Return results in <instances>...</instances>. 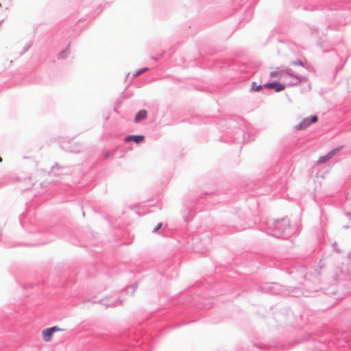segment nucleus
<instances>
[{"instance_id": "obj_3", "label": "nucleus", "mask_w": 351, "mask_h": 351, "mask_svg": "<svg viewBox=\"0 0 351 351\" xmlns=\"http://www.w3.org/2000/svg\"><path fill=\"white\" fill-rule=\"evenodd\" d=\"M264 86L268 89H274L276 92H281L285 89L286 84L279 82H274L267 83L264 85Z\"/></svg>"}, {"instance_id": "obj_11", "label": "nucleus", "mask_w": 351, "mask_h": 351, "mask_svg": "<svg viewBox=\"0 0 351 351\" xmlns=\"http://www.w3.org/2000/svg\"><path fill=\"white\" fill-rule=\"evenodd\" d=\"M293 65H296V66H302L303 64L301 61H294L292 63Z\"/></svg>"}, {"instance_id": "obj_2", "label": "nucleus", "mask_w": 351, "mask_h": 351, "mask_svg": "<svg viewBox=\"0 0 351 351\" xmlns=\"http://www.w3.org/2000/svg\"><path fill=\"white\" fill-rule=\"evenodd\" d=\"M62 330V329L60 328L58 326H53L51 328L44 329L42 331V337L43 339V341L45 342L51 341L54 332H60Z\"/></svg>"}, {"instance_id": "obj_14", "label": "nucleus", "mask_w": 351, "mask_h": 351, "mask_svg": "<svg viewBox=\"0 0 351 351\" xmlns=\"http://www.w3.org/2000/svg\"><path fill=\"white\" fill-rule=\"evenodd\" d=\"M3 159L1 157H0V162H2Z\"/></svg>"}, {"instance_id": "obj_13", "label": "nucleus", "mask_w": 351, "mask_h": 351, "mask_svg": "<svg viewBox=\"0 0 351 351\" xmlns=\"http://www.w3.org/2000/svg\"><path fill=\"white\" fill-rule=\"evenodd\" d=\"M161 226H162V223H158L157 225V226L156 227L154 231L156 232V231L158 230L161 228Z\"/></svg>"}, {"instance_id": "obj_12", "label": "nucleus", "mask_w": 351, "mask_h": 351, "mask_svg": "<svg viewBox=\"0 0 351 351\" xmlns=\"http://www.w3.org/2000/svg\"><path fill=\"white\" fill-rule=\"evenodd\" d=\"M132 140H133L132 136H129L126 137L125 139V141H127V142L130 141Z\"/></svg>"}, {"instance_id": "obj_6", "label": "nucleus", "mask_w": 351, "mask_h": 351, "mask_svg": "<svg viewBox=\"0 0 351 351\" xmlns=\"http://www.w3.org/2000/svg\"><path fill=\"white\" fill-rule=\"evenodd\" d=\"M147 117V111L145 110H141L136 115L134 121L135 122H140L142 120L145 119Z\"/></svg>"}, {"instance_id": "obj_5", "label": "nucleus", "mask_w": 351, "mask_h": 351, "mask_svg": "<svg viewBox=\"0 0 351 351\" xmlns=\"http://www.w3.org/2000/svg\"><path fill=\"white\" fill-rule=\"evenodd\" d=\"M340 148H335L328 153L326 156H324L319 158L320 162H325L328 160L331 159L339 151Z\"/></svg>"}, {"instance_id": "obj_7", "label": "nucleus", "mask_w": 351, "mask_h": 351, "mask_svg": "<svg viewBox=\"0 0 351 351\" xmlns=\"http://www.w3.org/2000/svg\"><path fill=\"white\" fill-rule=\"evenodd\" d=\"M133 141L136 143H141L144 141L145 136L143 135H132Z\"/></svg>"}, {"instance_id": "obj_9", "label": "nucleus", "mask_w": 351, "mask_h": 351, "mask_svg": "<svg viewBox=\"0 0 351 351\" xmlns=\"http://www.w3.org/2000/svg\"><path fill=\"white\" fill-rule=\"evenodd\" d=\"M69 51L67 50L63 51L58 55V58H65L67 57Z\"/></svg>"}, {"instance_id": "obj_1", "label": "nucleus", "mask_w": 351, "mask_h": 351, "mask_svg": "<svg viewBox=\"0 0 351 351\" xmlns=\"http://www.w3.org/2000/svg\"><path fill=\"white\" fill-rule=\"evenodd\" d=\"M285 73L293 78V81L288 84V86H297L302 82L307 80V79L303 76L293 75L289 70L285 71L284 70L279 69L278 68H277L275 71L270 72L269 76L271 78L278 79Z\"/></svg>"}, {"instance_id": "obj_10", "label": "nucleus", "mask_w": 351, "mask_h": 351, "mask_svg": "<svg viewBox=\"0 0 351 351\" xmlns=\"http://www.w3.org/2000/svg\"><path fill=\"white\" fill-rule=\"evenodd\" d=\"M147 69H148L147 68H143L142 69H140L136 73H134L133 75H134V77H137V76L140 75L141 74H142L143 73H144L145 71H146Z\"/></svg>"}, {"instance_id": "obj_8", "label": "nucleus", "mask_w": 351, "mask_h": 351, "mask_svg": "<svg viewBox=\"0 0 351 351\" xmlns=\"http://www.w3.org/2000/svg\"><path fill=\"white\" fill-rule=\"evenodd\" d=\"M263 88V86L261 85H257L256 82H253L252 84V89L254 91H260Z\"/></svg>"}, {"instance_id": "obj_4", "label": "nucleus", "mask_w": 351, "mask_h": 351, "mask_svg": "<svg viewBox=\"0 0 351 351\" xmlns=\"http://www.w3.org/2000/svg\"><path fill=\"white\" fill-rule=\"evenodd\" d=\"M317 121V117L313 116L311 119H304L299 124L295 126V128L298 130H304L308 127L311 123H314Z\"/></svg>"}]
</instances>
